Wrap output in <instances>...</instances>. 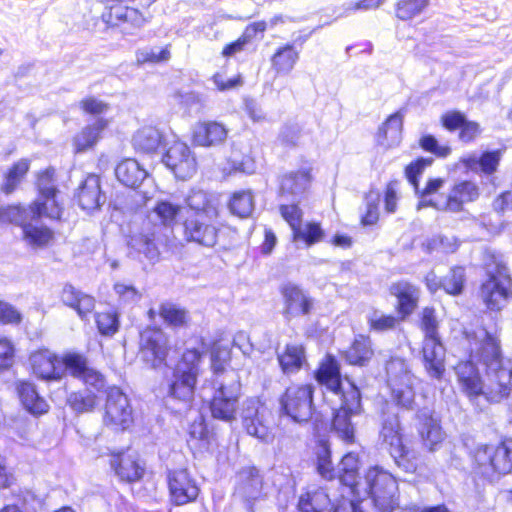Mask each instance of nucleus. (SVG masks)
Returning <instances> with one entry per match:
<instances>
[{
	"instance_id": "60",
	"label": "nucleus",
	"mask_w": 512,
	"mask_h": 512,
	"mask_svg": "<svg viewBox=\"0 0 512 512\" xmlns=\"http://www.w3.org/2000/svg\"><path fill=\"white\" fill-rule=\"evenodd\" d=\"M95 323L102 336H113L119 329V317L116 311L107 310L95 314Z\"/></svg>"
},
{
	"instance_id": "13",
	"label": "nucleus",
	"mask_w": 512,
	"mask_h": 512,
	"mask_svg": "<svg viewBox=\"0 0 512 512\" xmlns=\"http://www.w3.org/2000/svg\"><path fill=\"white\" fill-rule=\"evenodd\" d=\"M278 212L289 226L293 242L311 247L324 240L326 234L319 221H308L302 226L304 213L299 201L280 204Z\"/></svg>"
},
{
	"instance_id": "62",
	"label": "nucleus",
	"mask_w": 512,
	"mask_h": 512,
	"mask_svg": "<svg viewBox=\"0 0 512 512\" xmlns=\"http://www.w3.org/2000/svg\"><path fill=\"white\" fill-rule=\"evenodd\" d=\"M502 151L500 149L485 150L479 155L480 174L485 176L494 175L500 166Z\"/></svg>"
},
{
	"instance_id": "3",
	"label": "nucleus",
	"mask_w": 512,
	"mask_h": 512,
	"mask_svg": "<svg viewBox=\"0 0 512 512\" xmlns=\"http://www.w3.org/2000/svg\"><path fill=\"white\" fill-rule=\"evenodd\" d=\"M486 276L476 288V299L487 314H499L512 302V270L505 254L485 247L481 252Z\"/></svg>"
},
{
	"instance_id": "63",
	"label": "nucleus",
	"mask_w": 512,
	"mask_h": 512,
	"mask_svg": "<svg viewBox=\"0 0 512 512\" xmlns=\"http://www.w3.org/2000/svg\"><path fill=\"white\" fill-rule=\"evenodd\" d=\"M78 106L83 114L98 118H101L100 116L110 109V105L107 102L95 96H86L82 98L79 101Z\"/></svg>"
},
{
	"instance_id": "46",
	"label": "nucleus",
	"mask_w": 512,
	"mask_h": 512,
	"mask_svg": "<svg viewBox=\"0 0 512 512\" xmlns=\"http://www.w3.org/2000/svg\"><path fill=\"white\" fill-rule=\"evenodd\" d=\"M151 212L156 215L158 222H152L148 220V223L152 225H160L161 230L167 232L170 235H174L173 228L177 223L178 217L181 213V206L168 200H159L153 206Z\"/></svg>"
},
{
	"instance_id": "55",
	"label": "nucleus",
	"mask_w": 512,
	"mask_h": 512,
	"mask_svg": "<svg viewBox=\"0 0 512 512\" xmlns=\"http://www.w3.org/2000/svg\"><path fill=\"white\" fill-rule=\"evenodd\" d=\"M254 207L253 194L251 190H240L233 192L228 201V208L233 215L239 218H247L251 215Z\"/></svg>"
},
{
	"instance_id": "23",
	"label": "nucleus",
	"mask_w": 512,
	"mask_h": 512,
	"mask_svg": "<svg viewBox=\"0 0 512 512\" xmlns=\"http://www.w3.org/2000/svg\"><path fill=\"white\" fill-rule=\"evenodd\" d=\"M440 125L446 131L453 133L458 132V140L463 144H471L479 139L482 135L483 128L480 123L469 120L460 110H449L440 116Z\"/></svg>"
},
{
	"instance_id": "11",
	"label": "nucleus",
	"mask_w": 512,
	"mask_h": 512,
	"mask_svg": "<svg viewBox=\"0 0 512 512\" xmlns=\"http://www.w3.org/2000/svg\"><path fill=\"white\" fill-rule=\"evenodd\" d=\"M340 405L334 409L330 421V429L348 445L356 442L355 426L351 418L360 415L363 411L362 395L358 386L351 381L347 382V387L339 396Z\"/></svg>"
},
{
	"instance_id": "49",
	"label": "nucleus",
	"mask_w": 512,
	"mask_h": 512,
	"mask_svg": "<svg viewBox=\"0 0 512 512\" xmlns=\"http://www.w3.org/2000/svg\"><path fill=\"white\" fill-rule=\"evenodd\" d=\"M210 369L213 374H223L230 365L232 359L231 347L220 339L212 340L208 345Z\"/></svg>"
},
{
	"instance_id": "16",
	"label": "nucleus",
	"mask_w": 512,
	"mask_h": 512,
	"mask_svg": "<svg viewBox=\"0 0 512 512\" xmlns=\"http://www.w3.org/2000/svg\"><path fill=\"white\" fill-rule=\"evenodd\" d=\"M166 485L172 506L179 507L195 503L201 494L199 483L186 467L167 470Z\"/></svg>"
},
{
	"instance_id": "25",
	"label": "nucleus",
	"mask_w": 512,
	"mask_h": 512,
	"mask_svg": "<svg viewBox=\"0 0 512 512\" xmlns=\"http://www.w3.org/2000/svg\"><path fill=\"white\" fill-rule=\"evenodd\" d=\"M74 198L86 213L100 210L106 199L100 176L96 173H88L77 187Z\"/></svg>"
},
{
	"instance_id": "34",
	"label": "nucleus",
	"mask_w": 512,
	"mask_h": 512,
	"mask_svg": "<svg viewBox=\"0 0 512 512\" xmlns=\"http://www.w3.org/2000/svg\"><path fill=\"white\" fill-rule=\"evenodd\" d=\"M314 378L319 384L326 385L338 396L342 395L347 387L342 383L340 364L332 354H326L320 361L314 370Z\"/></svg>"
},
{
	"instance_id": "22",
	"label": "nucleus",
	"mask_w": 512,
	"mask_h": 512,
	"mask_svg": "<svg viewBox=\"0 0 512 512\" xmlns=\"http://www.w3.org/2000/svg\"><path fill=\"white\" fill-rule=\"evenodd\" d=\"M312 182L313 168L311 166L282 173L277 179L276 195L284 200L299 199L309 190Z\"/></svg>"
},
{
	"instance_id": "50",
	"label": "nucleus",
	"mask_w": 512,
	"mask_h": 512,
	"mask_svg": "<svg viewBox=\"0 0 512 512\" xmlns=\"http://www.w3.org/2000/svg\"><path fill=\"white\" fill-rule=\"evenodd\" d=\"M406 320L397 312L378 313L374 311L367 318V325L370 332L385 333L399 329Z\"/></svg>"
},
{
	"instance_id": "51",
	"label": "nucleus",
	"mask_w": 512,
	"mask_h": 512,
	"mask_svg": "<svg viewBox=\"0 0 512 512\" xmlns=\"http://www.w3.org/2000/svg\"><path fill=\"white\" fill-rule=\"evenodd\" d=\"M315 462L316 471L324 480L332 481L336 478V472L332 462V452L328 440L320 439L317 442Z\"/></svg>"
},
{
	"instance_id": "19",
	"label": "nucleus",
	"mask_w": 512,
	"mask_h": 512,
	"mask_svg": "<svg viewBox=\"0 0 512 512\" xmlns=\"http://www.w3.org/2000/svg\"><path fill=\"white\" fill-rule=\"evenodd\" d=\"M109 465L121 483L134 484L143 480L146 474L144 461L130 447L109 452Z\"/></svg>"
},
{
	"instance_id": "29",
	"label": "nucleus",
	"mask_w": 512,
	"mask_h": 512,
	"mask_svg": "<svg viewBox=\"0 0 512 512\" xmlns=\"http://www.w3.org/2000/svg\"><path fill=\"white\" fill-rule=\"evenodd\" d=\"M480 195L481 189L476 182L460 180L451 187L443 203V210L452 213L462 212L465 204L476 202Z\"/></svg>"
},
{
	"instance_id": "56",
	"label": "nucleus",
	"mask_w": 512,
	"mask_h": 512,
	"mask_svg": "<svg viewBox=\"0 0 512 512\" xmlns=\"http://www.w3.org/2000/svg\"><path fill=\"white\" fill-rule=\"evenodd\" d=\"M136 65H159L167 63L171 59V44L156 49H141L136 51Z\"/></svg>"
},
{
	"instance_id": "48",
	"label": "nucleus",
	"mask_w": 512,
	"mask_h": 512,
	"mask_svg": "<svg viewBox=\"0 0 512 512\" xmlns=\"http://www.w3.org/2000/svg\"><path fill=\"white\" fill-rule=\"evenodd\" d=\"M418 327L423 333L422 343L442 342L439 334V320L437 311L433 306H425L418 316Z\"/></svg>"
},
{
	"instance_id": "64",
	"label": "nucleus",
	"mask_w": 512,
	"mask_h": 512,
	"mask_svg": "<svg viewBox=\"0 0 512 512\" xmlns=\"http://www.w3.org/2000/svg\"><path fill=\"white\" fill-rule=\"evenodd\" d=\"M360 504V496L354 497L350 495L349 497H345L341 495V497L335 501L331 512H363Z\"/></svg>"
},
{
	"instance_id": "45",
	"label": "nucleus",
	"mask_w": 512,
	"mask_h": 512,
	"mask_svg": "<svg viewBox=\"0 0 512 512\" xmlns=\"http://www.w3.org/2000/svg\"><path fill=\"white\" fill-rule=\"evenodd\" d=\"M147 175V171L134 158H124L115 167L117 180L129 188L139 187Z\"/></svg>"
},
{
	"instance_id": "5",
	"label": "nucleus",
	"mask_w": 512,
	"mask_h": 512,
	"mask_svg": "<svg viewBox=\"0 0 512 512\" xmlns=\"http://www.w3.org/2000/svg\"><path fill=\"white\" fill-rule=\"evenodd\" d=\"M44 204L31 201L27 205L11 203L0 206V224H11L21 228L22 239L32 248L45 249L56 239L55 231L41 222Z\"/></svg>"
},
{
	"instance_id": "18",
	"label": "nucleus",
	"mask_w": 512,
	"mask_h": 512,
	"mask_svg": "<svg viewBox=\"0 0 512 512\" xmlns=\"http://www.w3.org/2000/svg\"><path fill=\"white\" fill-rule=\"evenodd\" d=\"M272 412L258 400L247 402L241 416L243 430L260 442L269 444L275 439V425L270 421Z\"/></svg>"
},
{
	"instance_id": "31",
	"label": "nucleus",
	"mask_w": 512,
	"mask_h": 512,
	"mask_svg": "<svg viewBox=\"0 0 512 512\" xmlns=\"http://www.w3.org/2000/svg\"><path fill=\"white\" fill-rule=\"evenodd\" d=\"M166 145L164 132L152 125L139 128L132 137L133 149L142 155L158 154Z\"/></svg>"
},
{
	"instance_id": "4",
	"label": "nucleus",
	"mask_w": 512,
	"mask_h": 512,
	"mask_svg": "<svg viewBox=\"0 0 512 512\" xmlns=\"http://www.w3.org/2000/svg\"><path fill=\"white\" fill-rule=\"evenodd\" d=\"M186 205L188 211L182 221L185 240L207 248L214 247L224 226L218 205L202 190L190 191Z\"/></svg>"
},
{
	"instance_id": "32",
	"label": "nucleus",
	"mask_w": 512,
	"mask_h": 512,
	"mask_svg": "<svg viewBox=\"0 0 512 512\" xmlns=\"http://www.w3.org/2000/svg\"><path fill=\"white\" fill-rule=\"evenodd\" d=\"M419 422L418 434L421 445L426 452L436 451L438 445L443 441V431L440 421L434 417L432 411L420 410L416 414Z\"/></svg>"
},
{
	"instance_id": "61",
	"label": "nucleus",
	"mask_w": 512,
	"mask_h": 512,
	"mask_svg": "<svg viewBox=\"0 0 512 512\" xmlns=\"http://www.w3.org/2000/svg\"><path fill=\"white\" fill-rule=\"evenodd\" d=\"M419 147L439 159H445L451 155L452 149L447 144H439L437 138L432 134H423L418 140Z\"/></svg>"
},
{
	"instance_id": "40",
	"label": "nucleus",
	"mask_w": 512,
	"mask_h": 512,
	"mask_svg": "<svg viewBox=\"0 0 512 512\" xmlns=\"http://www.w3.org/2000/svg\"><path fill=\"white\" fill-rule=\"evenodd\" d=\"M333 502L323 487L305 488L298 498L299 512H331Z\"/></svg>"
},
{
	"instance_id": "9",
	"label": "nucleus",
	"mask_w": 512,
	"mask_h": 512,
	"mask_svg": "<svg viewBox=\"0 0 512 512\" xmlns=\"http://www.w3.org/2000/svg\"><path fill=\"white\" fill-rule=\"evenodd\" d=\"M97 392H103V425L114 432H125L134 425V411L130 399L117 385H107L103 374L100 387L92 386Z\"/></svg>"
},
{
	"instance_id": "44",
	"label": "nucleus",
	"mask_w": 512,
	"mask_h": 512,
	"mask_svg": "<svg viewBox=\"0 0 512 512\" xmlns=\"http://www.w3.org/2000/svg\"><path fill=\"white\" fill-rule=\"evenodd\" d=\"M158 317L172 330L187 329L191 325L190 311L172 301H163L158 305Z\"/></svg>"
},
{
	"instance_id": "54",
	"label": "nucleus",
	"mask_w": 512,
	"mask_h": 512,
	"mask_svg": "<svg viewBox=\"0 0 512 512\" xmlns=\"http://www.w3.org/2000/svg\"><path fill=\"white\" fill-rule=\"evenodd\" d=\"M238 486L248 495L260 493L263 488V477L255 466H247L238 472Z\"/></svg>"
},
{
	"instance_id": "1",
	"label": "nucleus",
	"mask_w": 512,
	"mask_h": 512,
	"mask_svg": "<svg viewBox=\"0 0 512 512\" xmlns=\"http://www.w3.org/2000/svg\"><path fill=\"white\" fill-rule=\"evenodd\" d=\"M461 335L468 345L465 359L482 367L486 375L493 374L496 386L492 392L501 398L508 397L512 389V370L506 369L501 330L480 326L479 331L464 329Z\"/></svg>"
},
{
	"instance_id": "26",
	"label": "nucleus",
	"mask_w": 512,
	"mask_h": 512,
	"mask_svg": "<svg viewBox=\"0 0 512 512\" xmlns=\"http://www.w3.org/2000/svg\"><path fill=\"white\" fill-rule=\"evenodd\" d=\"M283 315L286 318L305 316L312 312L314 300L299 285L285 283L280 287Z\"/></svg>"
},
{
	"instance_id": "41",
	"label": "nucleus",
	"mask_w": 512,
	"mask_h": 512,
	"mask_svg": "<svg viewBox=\"0 0 512 512\" xmlns=\"http://www.w3.org/2000/svg\"><path fill=\"white\" fill-rule=\"evenodd\" d=\"M421 355L426 373L433 379H443L446 372L443 343H422Z\"/></svg>"
},
{
	"instance_id": "14",
	"label": "nucleus",
	"mask_w": 512,
	"mask_h": 512,
	"mask_svg": "<svg viewBox=\"0 0 512 512\" xmlns=\"http://www.w3.org/2000/svg\"><path fill=\"white\" fill-rule=\"evenodd\" d=\"M37 197L32 201L44 204L41 215L54 222H61L65 211L64 203L59 199L60 189L56 183V171L53 167L39 170L35 175Z\"/></svg>"
},
{
	"instance_id": "21",
	"label": "nucleus",
	"mask_w": 512,
	"mask_h": 512,
	"mask_svg": "<svg viewBox=\"0 0 512 512\" xmlns=\"http://www.w3.org/2000/svg\"><path fill=\"white\" fill-rule=\"evenodd\" d=\"M239 382L230 385L220 384L209 401V409L214 419L230 422L236 419L240 397Z\"/></svg>"
},
{
	"instance_id": "53",
	"label": "nucleus",
	"mask_w": 512,
	"mask_h": 512,
	"mask_svg": "<svg viewBox=\"0 0 512 512\" xmlns=\"http://www.w3.org/2000/svg\"><path fill=\"white\" fill-rule=\"evenodd\" d=\"M403 130V114L396 111L390 114L378 127L376 140L379 144H384L391 138L399 137Z\"/></svg>"
},
{
	"instance_id": "15",
	"label": "nucleus",
	"mask_w": 512,
	"mask_h": 512,
	"mask_svg": "<svg viewBox=\"0 0 512 512\" xmlns=\"http://www.w3.org/2000/svg\"><path fill=\"white\" fill-rule=\"evenodd\" d=\"M368 490L375 506L391 512L399 505V489L395 477L379 467H371L366 474Z\"/></svg>"
},
{
	"instance_id": "30",
	"label": "nucleus",
	"mask_w": 512,
	"mask_h": 512,
	"mask_svg": "<svg viewBox=\"0 0 512 512\" xmlns=\"http://www.w3.org/2000/svg\"><path fill=\"white\" fill-rule=\"evenodd\" d=\"M15 391L22 408L33 417L39 418L50 411V404L40 395L33 382L18 380L15 382Z\"/></svg>"
},
{
	"instance_id": "28",
	"label": "nucleus",
	"mask_w": 512,
	"mask_h": 512,
	"mask_svg": "<svg viewBox=\"0 0 512 512\" xmlns=\"http://www.w3.org/2000/svg\"><path fill=\"white\" fill-rule=\"evenodd\" d=\"M454 371L461 392L469 399H476L484 394V382L478 365L461 359L454 366Z\"/></svg>"
},
{
	"instance_id": "35",
	"label": "nucleus",
	"mask_w": 512,
	"mask_h": 512,
	"mask_svg": "<svg viewBox=\"0 0 512 512\" xmlns=\"http://www.w3.org/2000/svg\"><path fill=\"white\" fill-rule=\"evenodd\" d=\"M374 355L373 342L366 334H357L348 347L340 351V356L345 363L354 367L367 366Z\"/></svg>"
},
{
	"instance_id": "27",
	"label": "nucleus",
	"mask_w": 512,
	"mask_h": 512,
	"mask_svg": "<svg viewBox=\"0 0 512 512\" xmlns=\"http://www.w3.org/2000/svg\"><path fill=\"white\" fill-rule=\"evenodd\" d=\"M228 136L226 126L216 120L198 121L190 136L191 144L194 147L214 148L222 145Z\"/></svg>"
},
{
	"instance_id": "43",
	"label": "nucleus",
	"mask_w": 512,
	"mask_h": 512,
	"mask_svg": "<svg viewBox=\"0 0 512 512\" xmlns=\"http://www.w3.org/2000/svg\"><path fill=\"white\" fill-rule=\"evenodd\" d=\"M31 168L29 158H20L13 162L3 173L0 193L10 196L20 189Z\"/></svg>"
},
{
	"instance_id": "7",
	"label": "nucleus",
	"mask_w": 512,
	"mask_h": 512,
	"mask_svg": "<svg viewBox=\"0 0 512 512\" xmlns=\"http://www.w3.org/2000/svg\"><path fill=\"white\" fill-rule=\"evenodd\" d=\"M204 351L192 347L183 350L172 370L167 395L174 401L190 405L195 397Z\"/></svg>"
},
{
	"instance_id": "39",
	"label": "nucleus",
	"mask_w": 512,
	"mask_h": 512,
	"mask_svg": "<svg viewBox=\"0 0 512 512\" xmlns=\"http://www.w3.org/2000/svg\"><path fill=\"white\" fill-rule=\"evenodd\" d=\"M280 370L285 375L296 374L308 365L306 347L303 343H287L277 354Z\"/></svg>"
},
{
	"instance_id": "10",
	"label": "nucleus",
	"mask_w": 512,
	"mask_h": 512,
	"mask_svg": "<svg viewBox=\"0 0 512 512\" xmlns=\"http://www.w3.org/2000/svg\"><path fill=\"white\" fill-rule=\"evenodd\" d=\"M315 386L309 382H291L278 397V412L292 422L304 424L315 411Z\"/></svg>"
},
{
	"instance_id": "57",
	"label": "nucleus",
	"mask_w": 512,
	"mask_h": 512,
	"mask_svg": "<svg viewBox=\"0 0 512 512\" xmlns=\"http://www.w3.org/2000/svg\"><path fill=\"white\" fill-rule=\"evenodd\" d=\"M391 399L396 406L411 410L415 405L416 391L412 383L401 381L391 389Z\"/></svg>"
},
{
	"instance_id": "12",
	"label": "nucleus",
	"mask_w": 512,
	"mask_h": 512,
	"mask_svg": "<svg viewBox=\"0 0 512 512\" xmlns=\"http://www.w3.org/2000/svg\"><path fill=\"white\" fill-rule=\"evenodd\" d=\"M175 236L160 229V225L147 222L138 232L131 233L126 238L127 246L138 254H142L149 262L156 263L161 258L162 251L173 250Z\"/></svg>"
},
{
	"instance_id": "6",
	"label": "nucleus",
	"mask_w": 512,
	"mask_h": 512,
	"mask_svg": "<svg viewBox=\"0 0 512 512\" xmlns=\"http://www.w3.org/2000/svg\"><path fill=\"white\" fill-rule=\"evenodd\" d=\"M379 436L399 468L411 474L418 471L421 454L416 441L407 436L400 415L390 411L387 401L380 410Z\"/></svg>"
},
{
	"instance_id": "33",
	"label": "nucleus",
	"mask_w": 512,
	"mask_h": 512,
	"mask_svg": "<svg viewBox=\"0 0 512 512\" xmlns=\"http://www.w3.org/2000/svg\"><path fill=\"white\" fill-rule=\"evenodd\" d=\"M60 302L73 309L77 315L86 320L94 311L96 300L95 298L75 287L71 283H66L59 292Z\"/></svg>"
},
{
	"instance_id": "17",
	"label": "nucleus",
	"mask_w": 512,
	"mask_h": 512,
	"mask_svg": "<svg viewBox=\"0 0 512 512\" xmlns=\"http://www.w3.org/2000/svg\"><path fill=\"white\" fill-rule=\"evenodd\" d=\"M138 350L153 368L165 366L171 353L169 337L160 326L147 325L139 332Z\"/></svg>"
},
{
	"instance_id": "20",
	"label": "nucleus",
	"mask_w": 512,
	"mask_h": 512,
	"mask_svg": "<svg viewBox=\"0 0 512 512\" xmlns=\"http://www.w3.org/2000/svg\"><path fill=\"white\" fill-rule=\"evenodd\" d=\"M162 163L179 180L193 177L198 170V162L189 145L183 141H174L162 154Z\"/></svg>"
},
{
	"instance_id": "2",
	"label": "nucleus",
	"mask_w": 512,
	"mask_h": 512,
	"mask_svg": "<svg viewBox=\"0 0 512 512\" xmlns=\"http://www.w3.org/2000/svg\"><path fill=\"white\" fill-rule=\"evenodd\" d=\"M29 365L37 379L47 382L62 380L66 372L87 387H100L103 382V373L92 367L84 354L75 351L59 355L47 347H40L30 353Z\"/></svg>"
},
{
	"instance_id": "47",
	"label": "nucleus",
	"mask_w": 512,
	"mask_h": 512,
	"mask_svg": "<svg viewBox=\"0 0 512 512\" xmlns=\"http://www.w3.org/2000/svg\"><path fill=\"white\" fill-rule=\"evenodd\" d=\"M85 390L70 393L67 398L68 406L76 413H90L95 411L100 404V394L93 387L85 386Z\"/></svg>"
},
{
	"instance_id": "36",
	"label": "nucleus",
	"mask_w": 512,
	"mask_h": 512,
	"mask_svg": "<svg viewBox=\"0 0 512 512\" xmlns=\"http://www.w3.org/2000/svg\"><path fill=\"white\" fill-rule=\"evenodd\" d=\"M110 121L106 118H97L94 122L83 126L72 138V147L75 154L92 150L102 139V134L108 128Z\"/></svg>"
},
{
	"instance_id": "8",
	"label": "nucleus",
	"mask_w": 512,
	"mask_h": 512,
	"mask_svg": "<svg viewBox=\"0 0 512 512\" xmlns=\"http://www.w3.org/2000/svg\"><path fill=\"white\" fill-rule=\"evenodd\" d=\"M472 472L480 479L491 481L512 472V439H502L496 445H477L470 452Z\"/></svg>"
},
{
	"instance_id": "24",
	"label": "nucleus",
	"mask_w": 512,
	"mask_h": 512,
	"mask_svg": "<svg viewBox=\"0 0 512 512\" xmlns=\"http://www.w3.org/2000/svg\"><path fill=\"white\" fill-rule=\"evenodd\" d=\"M388 292L396 299L395 312L407 321L419 306L420 287L409 280L400 279L390 284Z\"/></svg>"
},
{
	"instance_id": "59",
	"label": "nucleus",
	"mask_w": 512,
	"mask_h": 512,
	"mask_svg": "<svg viewBox=\"0 0 512 512\" xmlns=\"http://www.w3.org/2000/svg\"><path fill=\"white\" fill-rule=\"evenodd\" d=\"M433 164V159L430 157H417L404 168V175L408 182L413 186L415 191H418L420 178L427 167Z\"/></svg>"
},
{
	"instance_id": "38",
	"label": "nucleus",
	"mask_w": 512,
	"mask_h": 512,
	"mask_svg": "<svg viewBox=\"0 0 512 512\" xmlns=\"http://www.w3.org/2000/svg\"><path fill=\"white\" fill-rule=\"evenodd\" d=\"M215 441L216 435L209 429L203 416L197 417L190 423L186 442L194 455L209 451Z\"/></svg>"
},
{
	"instance_id": "37",
	"label": "nucleus",
	"mask_w": 512,
	"mask_h": 512,
	"mask_svg": "<svg viewBox=\"0 0 512 512\" xmlns=\"http://www.w3.org/2000/svg\"><path fill=\"white\" fill-rule=\"evenodd\" d=\"M361 462L357 453L348 452L342 456L339 462V471L336 477L342 486L349 489L351 496H360L359 486Z\"/></svg>"
},
{
	"instance_id": "58",
	"label": "nucleus",
	"mask_w": 512,
	"mask_h": 512,
	"mask_svg": "<svg viewBox=\"0 0 512 512\" xmlns=\"http://www.w3.org/2000/svg\"><path fill=\"white\" fill-rule=\"evenodd\" d=\"M429 0H398L395 4V15L400 20H410L423 12Z\"/></svg>"
},
{
	"instance_id": "52",
	"label": "nucleus",
	"mask_w": 512,
	"mask_h": 512,
	"mask_svg": "<svg viewBox=\"0 0 512 512\" xmlns=\"http://www.w3.org/2000/svg\"><path fill=\"white\" fill-rule=\"evenodd\" d=\"M466 268L462 265H454L448 274L440 281V289L450 296H459L466 286Z\"/></svg>"
},
{
	"instance_id": "42",
	"label": "nucleus",
	"mask_w": 512,
	"mask_h": 512,
	"mask_svg": "<svg viewBox=\"0 0 512 512\" xmlns=\"http://www.w3.org/2000/svg\"><path fill=\"white\" fill-rule=\"evenodd\" d=\"M300 59V52L293 43L278 46L270 56L271 69L276 77L289 75Z\"/></svg>"
}]
</instances>
